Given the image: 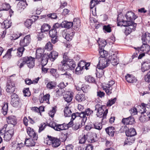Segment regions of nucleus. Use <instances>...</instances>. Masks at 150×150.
<instances>
[{"label":"nucleus","instance_id":"obj_44","mask_svg":"<svg viewBox=\"0 0 150 150\" xmlns=\"http://www.w3.org/2000/svg\"><path fill=\"white\" fill-rule=\"evenodd\" d=\"M57 30L52 28L49 31V35L51 37H54L57 36Z\"/></svg>","mask_w":150,"mask_h":150},{"label":"nucleus","instance_id":"obj_33","mask_svg":"<svg viewBox=\"0 0 150 150\" xmlns=\"http://www.w3.org/2000/svg\"><path fill=\"white\" fill-rule=\"evenodd\" d=\"M103 90L105 91L106 94L108 95H110L112 93V86H109V85L105 84L103 86Z\"/></svg>","mask_w":150,"mask_h":150},{"label":"nucleus","instance_id":"obj_51","mask_svg":"<svg viewBox=\"0 0 150 150\" xmlns=\"http://www.w3.org/2000/svg\"><path fill=\"white\" fill-rule=\"evenodd\" d=\"M48 73L51 74L53 76L57 77L58 76L56 69L53 68L50 69L48 70Z\"/></svg>","mask_w":150,"mask_h":150},{"label":"nucleus","instance_id":"obj_9","mask_svg":"<svg viewBox=\"0 0 150 150\" xmlns=\"http://www.w3.org/2000/svg\"><path fill=\"white\" fill-rule=\"evenodd\" d=\"M6 87V91L11 94L13 93L15 88L14 82L10 80H8Z\"/></svg>","mask_w":150,"mask_h":150},{"label":"nucleus","instance_id":"obj_20","mask_svg":"<svg viewBox=\"0 0 150 150\" xmlns=\"http://www.w3.org/2000/svg\"><path fill=\"white\" fill-rule=\"evenodd\" d=\"M72 93L70 92H67L63 95V98L65 101L69 103L71 102L73 98Z\"/></svg>","mask_w":150,"mask_h":150},{"label":"nucleus","instance_id":"obj_14","mask_svg":"<svg viewBox=\"0 0 150 150\" xmlns=\"http://www.w3.org/2000/svg\"><path fill=\"white\" fill-rule=\"evenodd\" d=\"M27 132L31 138L32 137L34 140H37L38 139V135L34 131L33 129L30 127H28L26 129Z\"/></svg>","mask_w":150,"mask_h":150},{"label":"nucleus","instance_id":"obj_59","mask_svg":"<svg viewBox=\"0 0 150 150\" xmlns=\"http://www.w3.org/2000/svg\"><path fill=\"white\" fill-rule=\"evenodd\" d=\"M139 119L142 122H145L148 120L147 118L145 116L144 113L142 114L141 116L139 117Z\"/></svg>","mask_w":150,"mask_h":150},{"label":"nucleus","instance_id":"obj_39","mask_svg":"<svg viewBox=\"0 0 150 150\" xmlns=\"http://www.w3.org/2000/svg\"><path fill=\"white\" fill-rule=\"evenodd\" d=\"M57 84L54 81H50L47 83L46 85L47 88L50 90L54 88Z\"/></svg>","mask_w":150,"mask_h":150},{"label":"nucleus","instance_id":"obj_27","mask_svg":"<svg viewBox=\"0 0 150 150\" xmlns=\"http://www.w3.org/2000/svg\"><path fill=\"white\" fill-rule=\"evenodd\" d=\"M83 122L81 120H78L73 125L72 128L74 130H76L82 126Z\"/></svg>","mask_w":150,"mask_h":150},{"label":"nucleus","instance_id":"obj_42","mask_svg":"<svg viewBox=\"0 0 150 150\" xmlns=\"http://www.w3.org/2000/svg\"><path fill=\"white\" fill-rule=\"evenodd\" d=\"M64 113L65 116L69 117L71 116L72 112L69 107H66L64 108Z\"/></svg>","mask_w":150,"mask_h":150},{"label":"nucleus","instance_id":"obj_60","mask_svg":"<svg viewBox=\"0 0 150 150\" xmlns=\"http://www.w3.org/2000/svg\"><path fill=\"white\" fill-rule=\"evenodd\" d=\"M90 88V86L88 85H84L81 88V90L84 93H86Z\"/></svg>","mask_w":150,"mask_h":150},{"label":"nucleus","instance_id":"obj_56","mask_svg":"<svg viewBox=\"0 0 150 150\" xmlns=\"http://www.w3.org/2000/svg\"><path fill=\"white\" fill-rule=\"evenodd\" d=\"M98 42L100 46V49H99V51L100 49H102L103 50V47H105L107 44L106 41L105 40H104L100 42Z\"/></svg>","mask_w":150,"mask_h":150},{"label":"nucleus","instance_id":"obj_17","mask_svg":"<svg viewBox=\"0 0 150 150\" xmlns=\"http://www.w3.org/2000/svg\"><path fill=\"white\" fill-rule=\"evenodd\" d=\"M142 71L144 72L150 68V60L147 59L142 63Z\"/></svg>","mask_w":150,"mask_h":150},{"label":"nucleus","instance_id":"obj_32","mask_svg":"<svg viewBox=\"0 0 150 150\" xmlns=\"http://www.w3.org/2000/svg\"><path fill=\"white\" fill-rule=\"evenodd\" d=\"M62 28L69 29L71 27H73V23L71 22H68L67 21H64L62 23Z\"/></svg>","mask_w":150,"mask_h":150},{"label":"nucleus","instance_id":"obj_22","mask_svg":"<svg viewBox=\"0 0 150 150\" xmlns=\"http://www.w3.org/2000/svg\"><path fill=\"white\" fill-rule=\"evenodd\" d=\"M83 63H84V62L81 61L78 64L77 67H76L75 71V73L77 74H80L81 73V71L83 69L84 66L83 65Z\"/></svg>","mask_w":150,"mask_h":150},{"label":"nucleus","instance_id":"obj_35","mask_svg":"<svg viewBox=\"0 0 150 150\" xmlns=\"http://www.w3.org/2000/svg\"><path fill=\"white\" fill-rule=\"evenodd\" d=\"M78 117H80L79 120H81L84 125L85 122L87 120V117L86 116L84 112H81L80 113L78 112Z\"/></svg>","mask_w":150,"mask_h":150},{"label":"nucleus","instance_id":"obj_54","mask_svg":"<svg viewBox=\"0 0 150 150\" xmlns=\"http://www.w3.org/2000/svg\"><path fill=\"white\" fill-rule=\"evenodd\" d=\"M93 127L96 129L101 130L102 128V124L100 122H96L93 124Z\"/></svg>","mask_w":150,"mask_h":150},{"label":"nucleus","instance_id":"obj_52","mask_svg":"<svg viewBox=\"0 0 150 150\" xmlns=\"http://www.w3.org/2000/svg\"><path fill=\"white\" fill-rule=\"evenodd\" d=\"M69 135V134L67 133L65 134H62L60 137V141L62 142H64L65 141Z\"/></svg>","mask_w":150,"mask_h":150},{"label":"nucleus","instance_id":"obj_38","mask_svg":"<svg viewBox=\"0 0 150 150\" xmlns=\"http://www.w3.org/2000/svg\"><path fill=\"white\" fill-rule=\"evenodd\" d=\"M51 28V26L48 24L44 23L42 26L40 28L41 31H48Z\"/></svg>","mask_w":150,"mask_h":150},{"label":"nucleus","instance_id":"obj_13","mask_svg":"<svg viewBox=\"0 0 150 150\" xmlns=\"http://www.w3.org/2000/svg\"><path fill=\"white\" fill-rule=\"evenodd\" d=\"M122 122L124 125H132L135 123L134 118L132 116L127 118H123L122 120Z\"/></svg>","mask_w":150,"mask_h":150},{"label":"nucleus","instance_id":"obj_30","mask_svg":"<svg viewBox=\"0 0 150 150\" xmlns=\"http://www.w3.org/2000/svg\"><path fill=\"white\" fill-rule=\"evenodd\" d=\"M75 99L77 101L81 102L84 101L86 99V98L84 94L78 93L76 95Z\"/></svg>","mask_w":150,"mask_h":150},{"label":"nucleus","instance_id":"obj_36","mask_svg":"<svg viewBox=\"0 0 150 150\" xmlns=\"http://www.w3.org/2000/svg\"><path fill=\"white\" fill-rule=\"evenodd\" d=\"M105 0H91L90 3V8H93L96 5L99 4L100 2H104Z\"/></svg>","mask_w":150,"mask_h":150},{"label":"nucleus","instance_id":"obj_43","mask_svg":"<svg viewBox=\"0 0 150 150\" xmlns=\"http://www.w3.org/2000/svg\"><path fill=\"white\" fill-rule=\"evenodd\" d=\"M85 79L86 81L89 83H95L96 82L95 79L90 75L86 76Z\"/></svg>","mask_w":150,"mask_h":150},{"label":"nucleus","instance_id":"obj_8","mask_svg":"<svg viewBox=\"0 0 150 150\" xmlns=\"http://www.w3.org/2000/svg\"><path fill=\"white\" fill-rule=\"evenodd\" d=\"M30 41V35H27L21 39L20 41L19 45L21 47L24 48L25 47L29 45Z\"/></svg>","mask_w":150,"mask_h":150},{"label":"nucleus","instance_id":"obj_2","mask_svg":"<svg viewBox=\"0 0 150 150\" xmlns=\"http://www.w3.org/2000/svg\"><path fill=\"white\" fill-rule=\"evenodd\" d=\"M35 59L31 56L22 57L17 62V64L20 68L26 64L29 68H33L35 66Z\"/></svg>","mask_w":150,"mask_h":150},{"label":"nucleus","instance_id":"obj_40","mask_svg":"<svg viewBox=\"0 0 150 150\" xmlns=\"http://www.w3.org/2000/svg\"><path fill=\"white\" fill-rule=\"evenodd\" d=\"M74 33L73 32L72 33V35H70L69 34H67L65 32H63L62 33V36L63 37L66 39L67 41H69L71 40L72 39V35H74Z\"/></svg>","mask_w":150,"mask_h":150},{"label":"nucleus","instance_id":"obj_34","mask_svg":"<svg viewBox=\"0 0 150 150\" xmlns=\"http://www.w3.org/2000/svg\"><path fill=\"white\" fill-rule=\"evenodd\" d=\"M25 50V48H24L20 47H19L17 50L13 49V51H16V52L17 56L19 57H20L22 56Z\"/></svg>","mask_w":150,"mask_h":150},{"label":"nucleus","instance_id":"obj_55","mask_svg":"<svg viewBox=\"0 0 150 150\" xmlns=\"http://www.w3.org/2000/svg\"><path fill=\"white\" fill-rule=\"evenodd\" d=\"M103 30L105 32L110 33L111 31V28L109 25L103 26Z\"/></svg>","mask_w":150,"mask_h":150},{"label":"nucleus","instance_id":"obj_21","mask_svg":"<svg viewBox=\"0 0 150 150\" xmlns=\"http://www.w3.org/2000/svg\"><path fill=\"white\" fill-rule=\"evenodd\" d=\"M7 121L8 124H10L13 126L17 123V120L14 116L12 115L9 116L7 119Z\"/></svg>","mask_w":150,"mask_h":150},{"label":"nucleus","instance_id":"obj_5","mask_svg":"<svg viewBox=\"0 0 150 150\" xmlns=\"http://www.w3.org/2000/svg\"><path fill=\"white\" fill-rule=\"evenodd\" d=\"M96 111V115L98 117H102V122L105 123L106 122L107 114L108 112V110L106 109L105 111L103 109L102 106L100 104H96L95 107L94 111Z\"/></svg>","mask_w":150,"mask_h":150},{"label":"nucleus","instance_id":"obj_28","mask_svg":"<svg viewBox=\"0 0 150 150\" xmlns=\"http://www.w3.org/2000/svg\"><path fill=\"white\" fill-rule=\"evenodd\" d=\"M58 54V53L55 51L51 52L48 55L49 59L51 61H54L57 57Z\"/></svg>","mask_w":150,"mask_h":150},{"label":"nucleus","instance_id":"obj_58","mask_svg":"<svg viewBox=\"0 0 150 150\" xmlns=\"http://www.w3.org/2000/svg\"><path fill=\"white\" fill-rule=\"evenodd\" d=\"M116 100V98H115L113 99H111L109 100L107 103V106H111L113 104H114Z\"/></svg>","mask_w":150,"mask_h":150},{"label":"nucleus","instance_id":"obj_19","mask_svg":"<svg viewBox=\"0 0 150 150\" xmlns=\"http://www.w3.org/2000/svg\"><path fill=\"white\" fill-rule=\"evenodd\" d=\"M81 22L79 19L75 18L74 19L73 23V29L76 31H78L81 25Z\"/></svg>","mask_w":150,"mask_h":150},{"label":"nucleus","instance_id":"obj_64","mask_svg":"<svg viewBox=\"0 0 150 150\" xmlns=\"http://www.w3.org/2000/svg\"><path fill=\"white\" fill-rule=\"evenodd\" d=\"M47 16L51 19H56L57 18V15L55 13L49 14L47 15Z\"/></svg>","mask_w":150,"mask_h":150},{"label":"nucleus","instance_id":"obj_25","mask_svg":"<svg viewBox=\"0 0 150 150\" xmlns=\"http://www.w3.org/2000/svg\"><path fill=\"white\" fill-rule=\"evenodd\" d=\"M125 77L127 81L129 83H135L137 81V79L135 76L132 75L127 74L125 76Z\"/></svg>","mask_w":150,"mask_h":150},{"label":"nucleus","instance_id":"obj_18","mask_svg":"<svg viewBox=\"0 0 150 150\" xmlns=\"http://www.w3.org/2000/svg\"><path fill=\"white\" fill-rule=\"evenodd\" d=\"M142 43H150V33L146 32L142 36Z\"/></svg>","mask_w":150,"mask_h":150},{"label":"nucleus","instance_id":"obj_48","mask_svg":"<svg viewBox=\"0 0 150 150\" xmlns=\"http://www.w3.org/2000/svg\"><path fill=\"white\" fill-rule=\"evenodd\" d=\"M33 22L32 19H27L25 22L24 25L26 27L29 28H31Z\"/></svg>","mask_w":150,"mask_h":150},{"label":"nucleus","instance_id":"obj_53","mask_svg":"<svg viewBox=\"0 0 150 150\" xmlns=\"http://www.w3.org/2000/svg\"><path fill=\"white\" fill-rule=\"evenodd\" d=\"M50 95L49 94H47L44 96L42 98V100H41L40 101V102L42 103L43 101H46L47 102H49V100L50 98Z\"/></svg>","mask_w":150,"mask_h":150},{"label":"nucleus","instance_id":"obj_15","mask_svg":"<svg viewBox=\"0 0 150 150\" xmlns=\"http://www.w3.org/2000/svg\"><path fill=\"white\" fill-rule=\"evenodd\" d=\"M127 21L133 22L137 18V16H136L134 13L131 11H128L125 16Z\"/></svg>","mask_w":150,"mask_h":150},{"label":"nucleus","instance_id":"obj_31","mask_svg":"<svg viewBox=\"0 0 150 150\" xmlns=\"http://www.w3.org/2000/svg\"><path fill=\"white\" fill-rule=\"evenodd\" d=\"M27 5L25 0L20 1L17 5V6L19 9L23 10Z\"/></svg>","mask_w":150,"mask_h":150},{"label":"nucleus","instance_id":"obj_47","mask_svg":"<svg viewBox=\"0 0 150 150\" xmlns=\"http://www.w3.org/2000/svg\"><path fill=\"white\" fill-rule=\"evenodd\" d=\"M88 134L84 135L83 136L81 137V138H79V143L81 144L84 143L86 140L88 139Z\"/></svg>","mask_w":150,"mask_h":150},{"label":"nucleus","instance_id":"obj_12","mask_svg":"<svg viewBox=\"0 0 150 150\" xmlns=\"http://www.w3.org/2000/svg\"><path fill=\"white\" fill-rule=\"evenodd\" d=\"M13 129L8 130L5 132L3 137L4 140L6 141H9L13 135Z\"/></svg>","mask_w":150,"mask_h":150},{"label":"nucleus","instance_id":"obj_41","mask_svg":"<svg viewBox=\"0 0 150 150\" xmlns=\"http://www.w3.org/2000/svg\"><path fill=\"white\" fill-rule=\"evenodd\" d=\"M13 48H12L9 49L7 51L6 53L3 56L4 59H10L11 57V53L13 51Z\"/></svg>","mask_w":150,"mask_h":150},{"label":"nucleus","instance_id":"obj_6","mask_svg":"<svg viewBox=\"0 0 150 150\" xmlns=\"http://www.w3.org/2000/svg\"><path fill=\"white\" fill-rule=\"evenodd\" d=\"M117 25L118 26H121L125 27H128L132 31H134L135 29V28L137 25V24L134 23L133 22L127 21L122 19L121 20L119 19V16L117 18Z\"/></svg>","mask_w":150,"mask_h":150},{"label":"nucleus","instance_id":"obj_62","mask_svg":"<svg viewBox=\"0 0 150 150\" xmlns=\"http://www.w3.org/2000/svg\"><path fill=\"white\" fill-rule=\"evenodd\" d=\"M14 36H13L12 38H11V40H16L17 39L21 36H23L24 35L21 33H17V34H14Z\"/></svg>","mask_w":150,"mask_h":150},{"label":"nucleus","instance_id":"obj_4","mask_svg":"<svg viewBox=\"0 0 150 150\" xmlns=\"http://www.w3.org/2000/svg\"><path fill=\"white\" fill-rule=\"evenodd\" d=\"M43 49H38L36 51V58L38 59H40L42 66H45L47 63L49 57L48 55L45 54H43L44 52Z\"/></svg>","mask_w":150,"mask_h":150},{"label":"nucleus","instance_id":"obj_24","mask_svg":"<svg viewBox=\"0 0 150 150\" xmlns=\"http://www.w3.org/2000/svg\"><path fill=\"white\" fill-rule=\"evenodd\" d=\"M106 133L110 136L112 137L114 135V133L115 131V128L112 126L109 127L105 129Z\"/></svg>","mask_w":150,"mask_h":150},{"label":"nucleus","instance_id":"obj_63","mask_svg":"<svg viewBox=\"0 0 150 150\" xmlns=\"http://www.w3.org/2000/svg\"><path fill=\"white\" fill-rule=\"evenodd\" d=\"M44 32L41 31L40 32H39L38 33L37 35V38L40 41L44 37Z\"/></svg>","mask_w":150,"mask_h":150},{"label":"nucleus","instance_id":"obj_10","mask_svg":"<svg viewBox=\"0 0 150 150\" xmlns=\"http://www.w3.org/2000/svg\"><path fill=\"white\" fill-rule=\"evenodd\" d=\"M48 138L51 142V145L53 147H57L60 144L61 142L59 139L55 137L47 136Z\"/></svg>","mask_w":150,"mask_h":150},{"label":"nucleus","instance_id":"obj_61","mask_svg":"<svg viewBox=\"0 0 150 150\" xmlns=\"http://www.w3.org/2000/svg\"><path fill=\"white\" fill-rule=\"evenodd\" d=\"M23 92L25 96H29L30 95V93L29 90V88H26L23 91Z\"/></svg>","mask_w":150,"mask_h":150},{"label":"nucleus","instance_id":"obj_23","mask_svg":"<svg viewBox=\"0 0 150 150\" xmlns=\"http://www.w3.org/2000/svg\"><path fill=\"white\" fill-rule=\"evenodd\" d=\"M88 134L89 137H88V142L93 143L97 141L98 139L97 134L95 133H93L90 135Z\"/></svg>","mask_w":150,"mask_h":150},{"label":"nucleus","instance_id":"obj_26","mask_svg":"<svg viewBox=\"0 0 150 150\" xmlns=\"http://www.w3.org/2000/svg\"><path fill=\"white\" fill-rule=\"evenodd\" d=\"M35 140L33 139V138L32 139L30 138H26L25 144L27 146H33L35 145V142L34 141Z\"/></svg>","mask_w":150,"mask_h":150},{"label":"nucleus","instance_id":"obj_29","mask_svg":"<svg viewBox=\"0 0 150 150\" xmlns=\"http://www.w3.org/2000/svg\"><path fill=\"white\" fill-rule=\"evenodd\" d=\"M136 134L137 133L134 128L128 129V130L126 132V134L127 137L132 136L134 137Z\"/></svg>","mask_w":150,"mask_h":150},{"label":"nucleus","instance_id":"obj_50","mask_svg":"<svg viewBox=\"0 0 150 150\" xmlns=\"http://www.w3.org/2000/svg\"><path fill=\"white\" fill-rule=\"evenodd\" d=\"M12 146L13 149L14 150H19L21 148L20 145L21 143H16L13 142L12 143Z\"/></svg>","mask_w":150,"mask_h":150},{"label":"nucleus","instance_id":"obj_7","mask_svg":"<svg viewBox=\"0 0 150 150\" xmlns=\"http://www.w3.org/2000/svg\"><path fill=\"white\" fill-rule=\"evenodd\" d=\"M11 104L13 107L18 108L21 106V100L16 94L13 93L11 96Z\"/></svg>","mask_w":150,"mask_h":150},{"label":"nucleus","instance_id":"obj_3","mask_svg":"<svg viewBox=\"0 0 150 150\" xmlns=\"http://www.w3.org/2000/svg\"><path fill=\"white\" fill-rule=\"evenodd\" d=\"M76 66L75 62L72 59H67L66 61L63 60L59 64L58 69L62 72H63L68 69H73Z\"/></svg>","mask_w":150,"mask_h":150},{"label":"nucleus","instance_id":"obj_45","mask_svg":"<svg viewBox=\"0 0 150 150\" xmlns=\"http://www.w3.org/2000/svg\"><path fill=\"white\" fill-rule=\"evenodd\" d=\"M65 124L64 123L62 124H57L55 130L57 131H60L61 130L66 129L64 126Z\"/></svg>","mask_w":150,"mask_h":150},{"label":"nucleus","instance_id":"obj_16","mask_svg":"<svg viewBox=\"0 0 150 150\" xmlns=\"http://www.w3.org/2000/svg\"><path fill=\"white\" fill-rule=\"evenodd\" d=\"M109 59L110 63L113 66L117 65L119 63L118 58L117 56H115L114 54H113V55L109 56Z\"/></svg>","mask_w":150,"mask_h":150},{"label":"nucleus","instance_id":"obj_49","mask_svg":"<svg viewBox=\"0 0 150 150\" xmlns=\"http://www.w3.org/2000/svg\"><path fill=\"white\" fill-rule=\"evenodd\" d=\"M11 8V6L9 4L5 3L2 4L1 9L0 10V11H1L8 10Z\"/></svg>","mask_w":150,"mask_h":150},{"label":"nucleus","instance_id":"obj_46","mask_svg":"<svg viewBox=\"0 0 150 150\" xmlns=\"http://www.w3.org/2000/svg\"><path fill=\"white\" fill-rule=\"evenodd\" d=\"M8 108V103H4V105L2 107L3 113L4 115L7 113Z\"/></svg>","mask_w":150,"mask_h":150},{"label":"nucleus","instance_id":"obj_57","mask_svg":"<svg viewBox=\"0 0 150 150\" xmlns=\"http://www.w3.org/2000/svg\"><path fill=\"white\" fill-rule=\"evenodd\" d=\"M45 49L48 51L50 50L53 49V46L50 42H48L45 45Z\"/></svg>","mask_w":150,"mask_h":150},{"label":"nucleus","instance_id":"obj_11","mask_svg":"<svg viewBox=\"0 0 150 150\" xmlns=\"http://www.w3.org/2000/svg\"><path fill=\"white\" fill-rule=\"evenodd\" d=\"M136 49L139 52L140 51L143 52L144 53L148 52L150 50V47L147 43H143V45L140 47H137Z\"/></svg>","mask_w":150,"mask_h":150},{"label":"nucleus","instance_id":"obj_1","mask_svg":"<svg viewBox=\"0 0 150 150\" xmlns=\"http://www.w3.org/2000/svg\"><path fill=\"white\" fill-rule=\"evenodd\" d=\"M99 52L101 58L97 66L98 69L101 70V75H103L104 71L103 69L110 64L109 58L108 59L105 58V57L107 56L108 52L102 49L99 50Z\"/></svg>","mask_w":150,"mask_h":150},{"label":"nucleus","instance_id":"obj_37","mask_svg":"<svg viewBox=\"0 0 150 150\" xmlns=\"http://www.w3.org/2000/svg\"><path fill=\"white\" fill-rule=\"evenodd\" d=\"M134 141L135 138L134 137H127V139H125L124 142L125 145L127 144L128 145H130L134 142Z\"/></svg>","mask_w":150,"mask_h":150}]
</instances>
